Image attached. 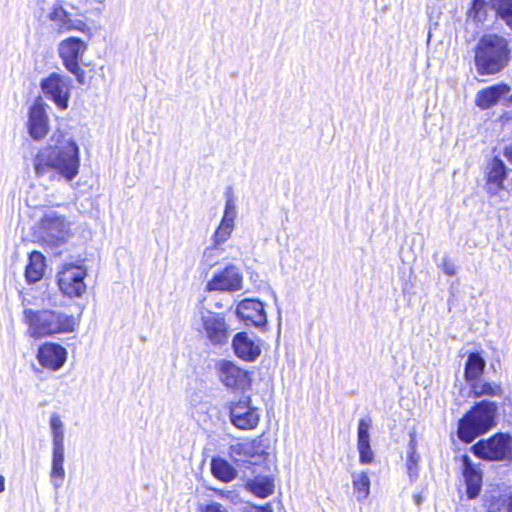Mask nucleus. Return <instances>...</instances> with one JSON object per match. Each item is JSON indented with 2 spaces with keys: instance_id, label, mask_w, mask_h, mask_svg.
<instances>
[{
  "instance_id": "obj_1",
  "label": "nucleus",
  "mask_w": 512,
  "mask_h": 512,
  "mask_svg": "<svg viewBox=\"0 0 512 512\" xmlns=\"http://www.w3.org/2000/svg\"><path fill=\"white\" fill-rule=\"evenodd\" d=\"M510 59V41L504 36L498 34L483 35L475 47V68L481 76L500 73L508 66Z\"/></svg>"
},
{
  "instance_id": "obj_2",
  "label": "nucleus",
  "mask_w": 512,
  "mask_h": 512,
  "mask_svg": "<svg viewBox=\"0 0 512 512\" xmlns=\"http://www.w3.org/2000/svg\"><path fill=\"white\" fill-rule=\"evenodd\" d=\"M24 321L28 326L27 334L35 339L56 334L74 332L79 321L70 314L54 309H25Z\"/></svg>"
},
{
  "instance_id": "obj_3",
  "label": "nucleus",
  "mask_w": 512,
  "mask_h": 512,
  "mask_svg": "<svg viewBox=\"0 0 512 512\" xmlns=\"http://www.w3.org/2000/svg\"><path fill=\"white\" fill-rule=\"evenodd\" d=\"M496 413V403L487 400L477 403L459 421V438L466 443H471L476 437L489 431L495 426Z\"/></svg>"
},
{
  "instance_id": "obj_4",
  "label": "nucleus",
  "mask_w": 512,
  "mask_h": 512,
  "mask_svg": "<svg viewBox=\"0 0 512 512\" xmlns=\"http://www.w3.org/2000/svg\"><path fill=\"white\" fill-rule=\"evenodd\" d=\"M37 5L51 23V28L57 34L79 31L91 34V28L81 19L72 18L58 0H38Z\"/></svg>"
},
{
  "instance_id": "obj_5",
  "label": "nucleus",
  "mask_w": 512,
  "mask_h": 512,
  "mask_svg": "<svg viewBox=\"0 0 512 512\" xmlns=\"http://www.w3.org/2000/svg\"><path fill=\"white\" fill-rule=\"evenodd\" d=\"M87 44L78 37H68L62 40L58 45V54L64 67L74 74L79 83H83L84 71L80 68L81 61Z\"/></svg>"
},
{
  "instance_id": "obj_6",
  "label": "nucleus",
  "mask_w": 512,
  "mask_h": 512,
  "mask_svg": "<svg viewBox=\"0 0 512 512\" xmlns=\"http://www.w3.org/2000/svg\"><path fill=\"white\" fill-rule=\"evenodd\" d=\"M69 234V224L66 219L56 212H49L41 219L39 224V237L50 247L63 244Z\"/></svg>"
},
{
  "instance_id": "obj_7",
  "label": "nucleus",
  "mask_w": 512,
  "mask_h": 512,
  "mask_svg": "<svg viewBox=\"0 0 512 512\" xmlns=\"http://www.w3.org/2000/svg\"><path fill=\"white\" fill-rule=\"evenodd\" d=\"M475 455L488 460L512 461V437L496 434L488 440H481L473 446Z\"/></svg>"
},
{
  "instance_id": "obj_8",
  "label": "nucleus",
  "mask_w": 512,
  "mask_h": 512,
  "mask_svg": "<svg viewBox=\"0 0 512 512\" xmlns=\"http://www.w3.org/2000/svg\"><path fill=\"white\" fill-rule=\"evenodd\" d=\"M507 177V168L504 162H488L485 168L486 182L484 189L492 203H499L509 199V192L504 186Z\"/></svg>"
},
{
  "instance_id": "obj_9",
  "label": "nucleus",
  "mask_w": 512,
  "mask_h": 512,
  "mask_svg": "<svg viewBox=\"0 0 512 512\" xmlns=\"http://www.w3.org/2000/svg\"><path fill=\"white\" fill-rule=\"evenodd\" d=\"M86 268L81 265L65 264L58 273V286L67 297H80L86 291L84 282Z\"/></svg>"
},
{
  "instance_id": "obj_10",
  "label": "nucleus",
  "mask_w": 512,
  "mask_h": 512,
  "mask_svg": "<svg viewBox=\"0 0 512 512\" xmlns=\"http://www.w3.org/2000/svg\"><path fill=\"white\" fill-rule=\"evenodd\" d=\"M40 88L45 97L64 110L68 107L70 98V79L59 73L53 72L40 82Z\"/></svg>"
},
{
  "instance_id": "obj_11",
  "label": "nucleus",
  "mask_w": 512,
  "mask_h": 512,
  "mask_svg": "<svg viewBox=\"0 0 512 512\" xmlns=\"http://www.w3.org/2000/svg\"><path fill=\"white\" fill-rule=\"evenodd\" d=\"M216 369L221 383L228 389L244 391L251 386L250 372L232 361L220 360L216 364Z\"/></svg>"
},
{
  "instance_id": "obj_12",
  "label": "nucleus",
  "mask_w": 512,
  "mask_h": 512,
  "mask_svg": "<svg viewBox=\"0 0 512 512\" xmlns=\"http://www.w3.org/2000/svg\"><path fill=\"white\" fill-rule=\"evenodd\" d=\"M230 421L240 430L255 429L260 421V412L251 405L250 397H244L230 405Z\"/></svg>"
},
{
  "instance_id": "obj_13",
  "label": "nucleus",
  "mask_w": 512,
  "mask_h": 512,
  "mask_svg": "<svg viewBox=\"0 0 512 512\" xmlns=\"http://www.w3.org/2000/svg\"><path fill=\"white\" fill-rule=\"evenodd\" d=\"M201 322L202 331L213 345H222L228 341V327L222 315L204 310L201 311Z\"/></svg>"
},
{
  "instance_id": "obj_14",
  "label": "nucleus",
  "mask_w": 512,
  "mask_h": 512,
  "mask_svg": "<svg viewBox=\"0 0 512 512\" xmlns=\"http://www.w3.org/2000/svg\"><path fill=\"white\" fill-rule=\"evenodd\" d=\"M242 274L235 265H228L224 270L214 274L206 285L207 291L233 292L241 289Z\"/></svg>"
},
{
  "instance_id": "obj_15",
  "label": "nucleus",
  "mask_w": 512,
  "mask_h": 512,
  "mask_svg": "<svg viewBox=\"0 0 512 512\" xmlns=\"http://www.w3.org/2000/svg\"><path fill=\"white\" fill-rule=\"evenodd\" d=\"M79 171V162H36L35 172L38 176L48 174L50 179L72 180Z\"/></svg>"
},
{
  "instance_id": "obj_16",
  "label": "nucleus",
  "mask_w": 512,
  "mask_h": 512,
  "mask_svg": "<svg viewBox=\"0 0 512 512\" xmlns=\"http://www.w3.org/2000/svg\"><path fill=\"white\" fill-rule=\"evenodd\" d=\"M236 314L246 325L261 327L266 324L263 303L255 299H244L236 308Z\"/></svg>"
},
{
  "instance_id": "obj_17",
  "label": "nucleus",
  "mask_w": 512,
  "mask_h": 512,
  "mask_svg": "<svg viewBox=\"0 0 512 512\" xmlns=\"http://www.w3.org/2000/svg\"><path fill=\"white\" fill-rule=\"evenodd\" d=\"M48 130V116L45 110V104L39 98L29 109L28 132L34 140H39L47 135Z\"/></svg>"
},
{
  "instance_id": "obj_18",
  "label": "nucleus",
  "mask_w": 512,
  "mask_h": 512,
  "mask_svg": "<svg viewBox=\"0 0 512 512\" xmlns=\"http://www.w3.org/2000/svg\"><path fill=\"white\" fill-rule=\"evenodd\" d=\"M67 351L57 343H45L38 349L37 359L39 363L53 371L59 370L66 362Z\"/></svg>"
},
{
  "instance_id": "obj_19",
  "label": "nucleus",
  "mask_w": 512,
  "mask_h": 512,
  "mask_svg": "<svg viewBox=\"0 0 512 512\" xmlns=\"http://www.w3.org/2000/svg\"><path fill=\"white\" fill-rule=\"evenodd\" d=\"M234 229V224L221 220L220 225L213 235V246L207 247L204 251L203 258L205 262L213 267L216 265V258L221 254V245L227 241Z\"/></svg>"
},
{
  "instance_id": "obj_20",
  "label": "nucleus",
  "mask_w": 512,
  "mask_h": 512,
  "mask_svg": "<svg viewBox=\"0 0 512 512\" xmlns=\"http://www.w3.org/2000/svg\"><path fill=\"white\" fill-rule=\"evenodd\" d=\"M511 87L506 83H498L477 92L475 103L485 110L495 106L502 97L509 94Z\"/></svg>"
},
{
  "instance_id": "obj_21",
  "label": "nucleus",
  "mask_w": 512,
  "mask_h": 512,
  "mask_svg": "<svg viewBox=\"0 0 512 512\" xmlns=\"http://www.w3.org/2000/svg\"><path fill=\"white\" fill-rule=\"evenodd\" d=\"M232 347L236 356L247 362L256 360L261 353L259 345L244 332L237 333L233 337Z\"/></svg>"
},
{
  "instance_id": "obj_22",
  "label": "nucleus",
  "mask_w": 512,
  "mask_h": 512,
  "mask_svg": "<svg viewBox=\"0 0 512 512\" xmlns=\"http://www.w3.org/2000/svg\"><path fill=\"white\" fill-rule=\"evenodd\" d=\"M372 421L370 418L360 419L357 428V449L359 460L362 464L371 463L374 460V453L370 446V434Z\"/></svg>"
},
{
  "instance_id": "obj_23",
  "label": "nucleus",
  "mask_w": 512,
  "mask_h": 512,
  "mask_svg": "<svg viewBox=\"0 0 512 512\" xmlns=\"http://www.w3.org/2000/svg\"><path fill=\"white\" fill-rule=\"evenodd\" d=\"M465 468L463 476L467 486V495L470 499L477 497L481 490L482 475L470 463L467 456L464 457Z\"/></svg>"
},
{
  "instance_id": "obj_24",
  "label": "nucleus",
  "mask_w": 512,
  "mask_h": 512,
  "mask_svg": "<svg viewBox=\"0 0 512 512\" xmlns=\"http://www.w3.org/2000/svg\"><path fill=\"white\" fill-rule=\"evenodd\" d=\"M65 450H52L50 482L55 490L62 487L65 479Z\"/></svg>"
},
{
  "instance_id": "obj_25",
  "label": "nucleus",
  "mask_w": 512,
  "mask_h": 512,
  "mask_svg": "<svg viewBox=\"0 0 512 512\" xmlns=\"http://www.w3.org/2000/svg\"><path fill=\"white\" fill-rule=\"evenodd\" d=\"M45 269V258L42 253L33 251L29 255V263L26 266L25 277L29 283H36L42 279Z\"/></svg>"
},
{
  "instance_id": "obj_26",
  "label": "nucleus",
  "mask_w": 512,
  "mask_h": 512,
  "mask_svg": "<svg viewBox=\"0 0 512 512\" xmlns=\"http://www.w3.org/2000/svg\"><path fill=\"white\" fill-rule=\"evenodd\" d=\"M486 366L485 360L478 353H471L467 358L464 377L470 384L479 380Z\"/></svg>"
},
{
  "instance_id": "obj_27",
  "label": "nucleus",
  "mask_w": 512,
  "mask_h": 512,
  "mask_svg": "<svg viewBox=\"0 0 512 512\" xmlns=\"http://www.w3.org/2000/svg\"><path fill=\"white\" fill-rule=\"evenodd\" d=\"M49 429L52 440V450H65L64 423L58 413H52L49 418Z\"/></svg>"
},
{
  "instance_id": "obj_28",
  "label": "nucleus",
  "mask_w": 512,
  "mask_h": 512,
  "mask_svg": "<svg viewBox=\"0 0 512 512\" xmlns=\"http://www.w3.org/2000/svg\"><path fill=\"white\" fill-rule=\"evenodd\" d=\"M211 472L215 478L223 482H230L237 477L235 468L220 457L212 459Z\"/></svg>"
},
{
  "instance_id": "obj_29",
  "label": "nucleus",
  "mask_w": 512,
  "mask_h": 512,
  "mask_svg": "<svg viewBox=\"0 0 512 512\" xmlns=\"http://www.w3.org/2000/svg\"><path fill=\"white\" fill-rule=\"evenodd\" d=\"M353 490L358 502H363L370 494V478L364 471L352 473Z\"/></svg>"
},
{
  "instance_id": "obj_30",
  "label": "nucleus",
  "mask_w": 512,
  "mask_h": 512,
  "mask_svg": "<svg viewBox=\"0 0 512 512\" xmlns=\"http://www.w3.org/2000/svg\"><path fill=\"white\" fill-rule=\"evenodd\" d=\"M55 148L58 151L52 160H79V148L77 144L70 139H64L62 144Z\"/></svg>"
},
{
  "instance_id": "obj_31",
  "label": "nucleus",
  "mask_w": 512,
  "mask_h": 512,
  "mask_svg": "<svg viewBox=\"0 0 512 512\" xmlns=\"http://www.w3.org/2000/svg\"><path fill=\"white\" fill-rule=\"evenodd\" d=\"M248 485L250 490L261 498L268 497L274 492V482L269 477L255 478Z\"/></svg>"
},
{
  "instance_id": "obj_32",
  "label": "nucleus",
  "mask_w": 512,
  "mask_h": 512,
  "mask_svg": "<svg viewBox=\"0 0 512 512\" xmlns=\"http://www.w3.org/2000/svg\"><path fill=\"white\" fill-rule=\"evenodd\" d=\"M420 456L416 450V440L414 437H411L409 442V452H408V460H407V472L411 481H416L419 473V463Z\"/></svg>"
},
{
  "instance_id": "obj_33",
  "label": "nucleus",
  "mask_w": 512,
  "mask_h": 512,
  "mask_svg": "<svg viewBox=\"0 0 512 512\" xmlns=\"http://www.w3.org/2000/svg\"><path fill=\"white\" fill-rule=\"evenodd\" d=\"M492 9L512 30V0H491Z\"/></svg>"
},
{
  "instance_id": "obj_34",
  "label": "nucleus",
  "mask_w": 512,
  "mask_h": 512,
  "mask_svg": "<svg viewBox=\"0 0 512 512\" xmlns=\"http://www.w3.org/2000/svg\"><path fill=\"white\" fill-rule=\"evenodd\" d=\"M471 390L476 397L489 395V396H499L502 393V389L500 385L489 383V382H480L475 381L470 384Z\"/></svg>"
},
{
  "instance_id": "obj_35",
  "label": "nucleus",
  "mask_w": 512,
  "mask_h": 512,
  "mask_svg": "<svg viewBox=\"0 0 512 512\" xmlns=\"http://www.w3.org/2000/svg\"><path fill=\"white\" fill-rule=\"evenodd\" d=\"M225 209L222 217L223 221L231 222L234 224L235 218L237 216V208H236V197L233 193V189L228 187L225 191Z\"/></svg>"
},
{
  "instance_id": "obj_36",
  "label": "nucleus",
  "mask_w": 512,
  "mask_h": 512,
  "mask_svg": "<svg viewBox=\"0 0 512 512\" xmlns=\"http://www.w3.org/2000/svg\"><path fill=\"white\" fill-rule=\"evenodd\" d=\"M493 505L497 507L499 512H512V490L501 491L495 498Z\"/></svg>"
},
{
  "instance_id": "obj_37",
  "label": "nucleus",
  "mask_w": 512,
  "mask_h": 512,
  "mask_svg": "<svg viewBox=\"0 0 512 512\" xmlns=\"http://www.w3.org/2000/svg\"><path fill=\"white\" fill-rule=\"evenodd\" d=\"M486 0H473L469 15L475 19H480V14L485 13Z\"/></svg>"
},
{
  "instance_id": "obj_38",
  "label": "nucleus",
  "mask_w": 512,
  "mask_h": 512,
  "mask_svg": "<svg viewBox=\"0 0 512 512\" xmlns=\"http://www.w3.org/2000/svg\"><path fill=\"white\" fill-rule=\"evenodd\" d=\"M252 447L248 443H236L230 446V454L231 456H240L242 454L246 455L250 453Z\"/></svg>"
},
{
  "instance_id": "obj_39",
  "label": "nucleus",
  "mask_w": 512,
  "mask_h": 512,
  "mask_svg": "<svg viewBox=\"0 0 512 512\" xmlns=\"http://www.w3.org/2000/svg\"><path fill=\"white\" fill-rule=\"evenodd\" d=\"M201 512H229L227 508L218 502H211L205 506H202Z\"/></svg>"
},
{
  "instance_id": "obj_40",
  "label": "nucleus",
  "mask_w": 512,
  "mask_h": 512,
  "mask_svg": "<svg viewBox=\"0 0 512 512\" xmlns=\"http://www.w3.org/2000/svg\"><path fill=\"white\" fill-rule=\"evenodd\" d=\"M441 268H442L443 272L445 274H447L448 276H453L456 273V268H455L454 263L451 260H449L448 258H445L443 260Z\"/></svg>"
},
{
  "instance_id": "obj_41",
  "label": "nucleus",
  "mask_w": 512,
  "mask_h": 512,
  "mask_svg": "<svg viewBox=\"0 0 512 512\" xmlns=\"http://www.w3.org/2000/svg\"><path fill=\"white\" fill-rule=\"evenodd\" d=\"M211 490H213L218 496H220L222 498H231V496H232V491H229V490H221V489H215V488H212Z\"/></svg>"
},
{
  "instance_id": "obj_42",
  "label": "nucleus",
  "mask_w": 512,
  "mask_h": 512,
  "mask_svg": "<svg viewBox=\"0 0 512 512\" xmlns=\"http://www.w3.org/2000/svg\"><path fill=\"white\" fill-rule=\"evenodd\" d=\"M504 155L508 160H512V145L505 147Z\"/></svg>"
},
{
  "instance_id": "obj_43",
  "label": "nucleus",
  "mask_w": 512,
  "mask_h": 512,
  "mask_svg": "<svg viewBox=\"0 0 512 512\" xmlns=\"http://www.w3.org/2000/svg\"><path fill=\"white\" fill-rule=\"evenodd\" d=\"M5 490V478L0 475V493H2Z\"/></svg>"
},
{
  "instance_id": "obj_44",
  "label": "nucleus",
  "mask_w": 512,
  "mask_h": 512,
  "mask_svg": "<svg viewBox=\"0 0 512 512\" xmlns=\"http://www.w3.org/2000/svg\"><path fill=\"white\" fill-rule=\"evenodd\" d=\"M257 512H272L269 508H260Z\"/></svg>"
},
{
  "instance_id": "obj_45",
  "label": "nucleus",
  "mask_w": 512,
  "mask_h": 512,
  "mask_svg": "<svg viewBox=\"0 0 512 512\" xmlns=\"http://www.w3.org/2000/svg\"><path fill=\"white\" fill-rule=\"evenodd\" d=\"M494 161L500 160L497 156L493 158Z\"/></svg>"
},
{
  "instance_id": "obj_46",
  "label": "nucleus",
  "mask_w": 512,
  "mask_h": 512,
  "mask_svg": "<svg viewBox=\"0 0 512 512\" xmlns=\"http://www.w3.org/2000/svg\"><path fill=\"white\" fill-rule=\"evenodd\" d=\"M509 102L512 104V95L509 97Z\"/></svg>"
}]
</instances>
